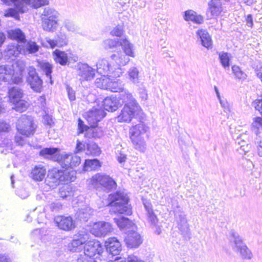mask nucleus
Returning <instances> with one entry per match:
<instances>
[{"mask_svg":"<svg viewBox=\"0 0 262 262\" xmlns=\"http://www.w3.org/2000/svg\"><path fill=\"white\" fill-rule=\"evenodd\" d=\"M129 200L127 194L123 191H117L110 194L108 200V205L112 207L111 211L115 213L131 215L132 210L130 205L128 204Z\"/></svg>","mask_w":262,"mask_h":262,"instance_id":"obj_1","label":"nucleus"},{"mask_svg":"<svg viewBox=\"0 0 262 262\" xmlns=\"http://www.w3.org/2000/svg\"><path fill=\"white\" fill-rule=\"evenodd\" d=\"M84 254H80L77 258V262H99L100 256L103 251L101 243L93 239L89 241L84 245Z\"/></svg>","mask_w":262,"mask_h":262,"instance_id":"obj_2","label":"nucleus"},{"mask_svg":"<svg viewBox=\"0 0 262 262\" xmlns=\"http://www.w3.org/2000/svg\"><path fill=\"white\" fill-rule=\"evenodd\" d=\"M76 178L74 171H68L54 168L49 171L45 182L50 187L54 188L61 182L68 183L73 182Z\"/></svg>","mask_w":262,"mask_h":262,"instance_id":"obj_3","label":"nucleus"},{"mask_svg":"<svg viewBox=\"0 0 262 262\" xmlns=\"http://www.w3.org/2000/svg\"><path fill=\"white\" fill-rule=\"evenodd\" d=\"M90 183L93 187L99 191L109 192L117 187L115 181L108 175L97 173L93 176Z\"/></svg>","mask_w":262,"mask_h":262,"instance_id":"obj_4","label":"nucleus"},{"mask_svg":"<svg viewBox=\"0 0 262 262\" xmlns=\"http://www.w3.org/2000/svg\"><path fill=\"white\" fill-rule=\"evenodd\" d=\"M231 241L233 243L232 249L237 253L243 259L250 260L253 254L246 244L244 242L242 237L239 234L233 230L230 232Z\"/></svg>","mask_w":262,"mask_h":262,"instance_id":"obj_5","label":"nucleus"},{"mask_svg":"<svg viewBox=\"0 0 262 262\" xmlns=\"http://www.w3.org/2000/svg\"><path fill=\"white\" fill-rule=\"evenodd\" d=\"M9 101L14 105L13 109L19 113H23L28 108L27 102L23 100V91L16 87H12L8 90Z\"/></svg>","mask_w":262,"mask_h":262,"instance_id":"obj_6","label":"nucleus"},{"mask_svg":"<svg viewBox=\"0 0 262 262\" xmlns=\"http://www.w3.org/2000/svg\"><path fill=\"white\" fill-rule=\"evenodd\" d=\"M16 126L18 133L26 137L33 136L37 127L31 116H21Z\"/></svg>","mask_w":262,"mask_h":262,"instance_id":"obj_7","label":"nucleus"},{"mask_svg":"<svg viewBox=\"0 0 262 262\" xmlns=\"http://www.w3.org/2000/svg\"><path fill=\"white\" fill-rule=\"evenodd\" d=\"M41 26L43 30L52 32L56 29L57 26L56 13L51 8H45L42 14Z\"/></svg>","mask_w":262,"mask_h":262,"instance_id":"obj_8","label":"nucleus"},{"mask_svg":"<svg viewBox=\"0 0 262 262\" xmlns=\"http://www.w3.org/2000/svg\"><path fill=\"white\" fill-rule=\"evenodd\" d=\"M173 213L174 220L177 224L178 227L180 231L181 234L185 238H190L189 226L186 218V215L182 209L177 210L173 207Z\"/></svg>","mask_w":262,"mask_h":262,"instance_id":"obj_9","label":"nucleus"},{"mask_svg":"<svg viewBox=\"0 0 262 262\" xmlns=\"http://www.w3.org/2000/svg\"><path fill=\"white\" fill-rule=\"evenodd\" d=\"M26 82L34 92L40 93L42 91L43 89V80L39 76L35 69H33L29 71Z\"/></svg>","mask_w":262,"mask_h":262,"instance_id":"obj_10","label":"nucleus"},{"mask_svg":"<svg viewBox=\"0 0 262 262\" xmlns=\"http://www.w3.org/2000/svg\"><path fill=\"white\" fill-rule=\"evenodd\" d=\"M57 162L67 169L76 167L80 163V157L75 154H59Z\"/></svg>","mask_w":262,"mask_h":262,"instance_id":"obj_11","label":"nucleus"},{"mask_svg":"<svg viewBox=\"0 0 262 262\" xmlns=\"http://www.w3.org/2000/svg\"><path fill=\"white\" fill-rule=\"evenodd\" d=\"M105 43L110 49L113 48L117 46H122L123 47V50L125 53V55L132 57L135 56L132 44L126 38H123L119 40L108 39L105 41Z\"/></svg>","mask_w":262,"mask_h":262,"instance_id":"obj_12","label":"nucleus"},{"mask_svg":"<svg viewBox=\"0 0 262 262\" xmlns=\"http://www.w3.org/2000/svg\"><path fill=\"white\" fill-rule=\"evenodd\" d=\"M113 231L112 225L108 222H98L95 223L90 230L91 233L95 236H104Z\"/></svg>","mask_w":262,"mask_h":262,"instance_id":"obj_13","label":"nucleus"},{"mask_svg":"<svg viewBox=\"0 0 262 262\" xmlns=\"http://www.w3.org/2000/svg\"><path fill=\"white\" fill-rule=\"evenodd\" d=\"M54 221L58 228L63 230H71L75 227L74 221L70 216L58 215L55 217Z\"/></svg>","mask_w":262,"mask_h":262,"instance_id":"obj_14","label":"nucleus"},{"mask_svg":"<svg viewBox=\"0 0 262 262\" xmlns=\"http://www.w3.org/2000/svg\"><path fill=\"white\" fill-rule=\"evenodd\" d=\"M207 13L211 18H216L222 15L223 12L222 4L220 0H210L208 3Z\"/></svg>","mask_w":262,"mask_h":262,"instance_id":"obj_15","label":"nucleus"},{"mask_svg":"<svg viewBox=\"0 0 262 262\" xmlns=\"http://www.w3.org/2000/svg\"><path fill=\"white\" fill-rule=\"evenodd\" d=\"M105 247L108 253L117 255L121 251V245L120 242L116 237L108 238L105 242Z\"/></svg>","mask_w":262,"mask_h":262,"instance_id":"obj_16","label":"nucleus"},{"mask_svg":"<svg viewBox=\"0 0 262 262\" xmlns=\"http://www.w3.org/2000/svg\"><path fill=\"white\" fill-rule=\"evenodd\" d=\"M125 242L127 247L136 248L142 243L143 240L139 233L133 231L128 233L125 238Z\"/></svg>","mask_w":262,"mask_h":262,"instance_id":"obj_17","label":"nucleus"},{"mask_svg":"<svg viewBox=\"0 0 262 262\" xmlns=\"http://www.w3.org/2000/svg\"><path fill=\"white\" fill-rule=\"evenodd\" d=\"M149 127L142 122L133 126L130 129V139L134 137H142V136L147 134L149 131Z\"/></svg>","mask_w":262,"mask_h":262,"instance_id":"obj_18","label":"nucleus"},{"mask_svg":"<svg viewBox=\"0 0 262 262\" xmlns=\"http://www.w3.org/2000/svg\"><path fill=\"white\" fill-rule=\"evenodd\" d=\"M59 155V149L55 147L43 148L39 151V155L46 159L57 161Z\"/></svg>","mask_w":262,"mask_h":262,"instance_id":"obj_19","label":"nucleus"},{"mask_svg":"<svg viewBox=\"0 0 262 262\" xmlns=\"http://www.w3.org/2000/svg\"><path fill=\"white\" fill-rule=\"evenodd\" d=\"M37 66L38 69L43 72L46 76L49 79L50 83L53 84V80L52 77L53 64L48 61L42 60L37 62Z\"/></svg>","mask_w":262,"mask_h":262,"instance_id":"obj_20","label":"nucleus"},{"mask_svg":"<svg viewBox=\"0 0 262 262\" xmlns=\"http://www.w3.org/2000/svg\"><path fill=\"white\" fill-rule=\"evenodd\" d=\"M22 53L26 54H32L37 52L39 50V46L37 43L31 40H27L25 38V41L22 42L20 44Z\"/></svg>","mask_w":262,"mask_h":262,"instance_id":"obj_21","label":"nucleus"},{"mask_svg":"<svg viewBox=\"0 0 262 262\" xmlns=\"http://www.w3.org/2000/svg\"><path fill=\"white\" fill-rule=\"evenodd\" d=\"M78 70V75L81 81L91 80L94 77V70L88 66L83 65L80 67Z\"/></svg>","mask_w":262,"mask_h":262,"instance_id":"obj_22","label":"nucleus"},{"mask_svg":"<svg viewBox=\"0 0 262 262\" xmlns=\"http://www.w3.org/2000/svg\"><path fill=\"white\" fill-rule=\"evenodd\" d=\"M199 36L202 45L208 49H211L213 47L212 40L208 32L203 29H199L197 32Z\"/></svg>","mask_w":262,"mask_h":262,"instance_id":"obj_23","label":"nucleus"},{"mask_svg":"<svg viewBox=\"0 0 262 262\" xmlns=\"http://www.w3.org/2000/svg\"><path fill=\"white\" fill-rule=\"evenodd\" d=\"M8 37L12 40L16 41L18 43L25 41V33L18 28L11 29L7 32Z\"/></svg>","mask_w":262,"mask_h":262,"instance_id":"obj_24","label":"nucleus"},{"mask_svg":"<svg viewBox=\"0 0 262 262\" xmlns=\"http://www.w3.org/2000/svg\"><path fill=\"white\" fill-rule=\"evenodd\" d=\"M24 6L25 3H22L21 5L15 6V8H8L5 10L4 16L5 17H14L15 19L18 20L20 19L19 13H23L25 12V10H24Z\"/></svg>","mask_w":262,"mask_h":262,"instance_id":"obj_25","label":"nucleus"},{"mask_svg":"<svg viewBox=\"0 0 262 262\" xmlns=\"http://www.w3.org/2000/svg\"><path fill=\"white\" fill-rule=\"evenodd\" d=\"M52 54L56 63L65 66L69 62L68 55L64 51L56 49L53 52Z\"/></svg>","mask_w":262,"mask_h":262,"instance_id":"obj_26","label":"nucleus"},{"mask_svg":"<svg viewBox=\"0 0 262 262\" xmlns=\"http://www.w3.org/2000/svg\"><path fill=\"white\" fill-rule=\"evenodd\" d=\"M46 174V169L40 166H36L32 170L31 177L35 181H41Z\"/></svg>","mask_w":262,"mask_h":262,"instance_id":"obj_27","label":"nucleus"},{"mask_svg":"<svg viewBox=\"0 0 262 262\" xmlns=\"http://www.w3.org/2000/svg\"><path fill=\"white\" fill-rule=\"evenodd\" d=\"M144 206L146 211L149 222L150 223L151 225L156 226L158 222V219L153 211L151 204L148 202H145L144 203Z\"/></svg>","mask_w":262,"mask_h":262,"instance_id":"obj_28","label":"nucleus"},{"mask_svg":"<svg viewBox=\"0 0 262 262\" xmlns=\"http://www.w3.org/2000/svg\"><path fill=\"white\" fill-rule=\"evenodd\" d=\"M105 110L113 112L118 108V104L117 100L112 97H106L104 99L103 104Z\"/></svg>","mask_w":262,"mask_h":262,"instance_id":"obj_29","label":"nucleus"},{"mask_svg":"<svg viewBox=\"0 0 262 262\" xmlns=\"http://www.w3.org/2000/svg\"><path fill=\"white\" fill-rule=\"evenodd\" d=\"M101 162L97 159L85 160L83 168L85 171L97 170L101 167Z\"/></svg>","mask_w":262,"mask_h":262,"instance_id":"obj_30","label":"nucleus"},{"mask_svg":"<svg viewBox=\"0 0 262 262\" xmlns=\"http://www.w3.org/2000/svg\"><path fill=\"white\" fill-rule=\"evenodd\" d=\"M14 69L8 66H0V80L6 81L8 79L14 75Z\"/></svg>","mask_w":262,"mask_h":262,"instance_id":"obj_31","label":"nucleus"},{"mask_svg":"<svg viewBox=\"0 0 262 262\" xmlns=\"http://www.w3.org/2000/svg\"><path fill=\"white\" fill-rule=\"evenodd\" d=\"M5 52L9 56L17 57L22 53L20 44L11 43L7 45Z\"/></svg>","mask_w":262,"mask_h":262,"instance_id":"obj_32","label":"nucleus"},{"mask_svg":"<svg viewBox=\"0 0 262 262\" xmlns=\"http://www.w3.org/2000/svg\"><path fill=\"white\" fill-rule=\"evenodd\" d=\"M101 149L97 144L93 141H89L86 143L87 155H91L94 156H98L101 154Z\"/></svg>","mask_w":262,"mask_h":262,"instance_id":"obj_33","label":"nucleus"},{"mask_svg":"<svg viewBox=\"0 0 262 262\" xmlns=\"http://www.w3.org/2000/svg\"><path fill=\"white\" fill-rule=\"evenodd\" d=\"M134 148L139 151L144 152L146 149V144L143 137H134L130 139Z\"/></svg>","mask_w":262,"mask_h":262,"instance_id":"obj_34","label":"nucleus"},{"mask_svg":"<svg viewBox=\"0 0 262 262\" xmlns=\"http://www.w3.org/2000/svg\"><path fill=\"white\" fill-rule=\"evenodd\" d=\"M114 220L118 227L121 229L129 228L133 224V223L130 220L125 217H121L118 219L114 218Z\"/></svg>","mask_w":262,"mask_h":262,"instance_id":"obj_35","label":"nucleus"},{"mask_svg":"<svg viewBox=\"0 0 262 262\" xmlns=\"http://www.w3.org/2000/svg\"><path fill=\"white\" fill-rule=\"evenodd\" d=\"M219 58L222 66L224 68H229L230 66V61L231 56L230 54L226 52L222 51L218 53Z\"/></svg>","mask_w":262,"mask_h":262,"instance_id":"obj_36","label":"nucleus"},{"mask_svg":"<svg viewBox=\"0 0 262 262\" xmlns=\"http://www.w3.org/2000/svg\"><path fill=\"white\" fill-rule=\"evenodd\" d=\"M25 5H29L33 8H38L39 7L48 5L49 4V0H23Z\"/></svg>","mask_w":262,"mask_h":262,"instance_id":"obj_37","label":"nucleus"},{"mask_svg":"<svg viewBox=\"0 0 262 262\" xmlns=\"http://www.w3.org/2000/svg\"><path fill=\"white\" fill-rule=\"evenodd\" d=\"M90 211L91 209L89 207L80 208L77 212V216L80 221L86 222L90 216Z\"/></svg>","mask_w":262,"mask_h":262,"instance_id":"obj_38","label":"nucleus"},{"mask_svg":"<svg viewBox=\"0 0 262 262\" xmlns=\"http://www.w3.org/2000/svg\"><path fill=\"white\" fill-rule=\"evenodd\" d=\"M59 194L63 199H66L69 196L74 195L72 188L68 185H64L61 187L59 190Z\"/></svg>","mask_w":262,"mask_h":262,"instance_id":"obj_39","label":"nucleus"},{"mask_svg":"<svg viewBox=\"0 0 262 262\" xmlns=\"http://www.w3.org/2000/svg\"><path fill=\"white\" fill-rule=\"evenodd\" d=\"M83 248V244L81 242H79L78 240L76 239L75 238L69 243L68 245V249L71 252H76L80 251Z\"/></svg>","mask_w":262,"mask_h":262,"instance_id":"obj_40","label":"nucleus"},{"mask_svg":"<svg viewBox=\"0 0 262 262\" xmlns=\"http://www.w3.org/2000/svg\"><path fill=\"white\" fill-rule=\"evenodd\" d=\"M139 106L133 104H126L122 110V115H135L138 114Z\"/></svg>","mask_w":262,"mask_h":262,"instance_id":"obj_41","label":"nucleus"},{"mask_svg":"<svg viewBox=\"0 0 262 262\" xmlns=\"http://www.w3.org/2000/svg\"><path fill=\"white\" fill-rule=\"evenodd\" d=\"M110 79L105 76L101 77L96 79L97 87L103 90L110 89Z\"/></svg>","mask_w":262,"mask_h":262,"instance_id":"obj_42","label":"nucleus"},{"mask_svg":"<svg viewBox=\"0 0 262 262\" xmlns=\"http://www.w3.org/2000/svg\"><path fill=\"white\" fill-rule=\"evenodd\" d=\"M90 234L85 230L79 231L76 235H74V238L81 242L82 244H85L88 242L89 239Z\"/></svg>","mask_w":262,"mask_h":262,"instance_id":"obj_43","label":"nucleus"},{"mask_svg":"<svg viewBox=\"0 0 262 262\" xmlns=\"http://www.w3.org/2000/svg\"><path fill=\"white\" fill-rule=\"evenodd\" d=\"M105 116H86V119L91 127L95 128L98 126L100 120Z\"/></svg>","mask_w":262,"mask_h":262,"instance_id":"obj_44","label":"nucleus"},{"mask_svg":"<svg viewBox=\"0 0 262 262\" xmlns=\"http://www.w3.org/2000/svg\"><path fill=\"white\" fill-rule=\"evenodd\" d=\"M232 71L234 76L239 79H245L246 78V74L241 69V68L236 65H233L231 67Z\"/></svg>","mask_w":262,"mask_h":262,"instance_id":"obj_45","label":"nucleus"},{"mask_svg":"<svg viewBox=\"0 0 262 262\" xmlns=\"http://www.w3.org/2000/svg\"><path fill=\"white\" fill-rule=\"evenodd\" d=\"M254 108L262 115V95L252 102Z\"/></svg>","mask_w":262,"mask_h":262,"instance_id":"obj_46","label":"nucleus"},{"mask_svg":"<svg viewBox=\"0 0 262 262\" xmlns=\"http://www.w3.org/2000/svg\"><path fill=\"white\" fill-rule=\"evenodd\" d=\"M48 43L50 45L51 48H54L55 46L62 47L67 44V42L63 39L61 41L59 40H49L48 41Z\"/></svg>","mask_w":262,"mask_h":262,"instance_id":"obj_47","label":"nucleus"},{"mask_svg":"<svg viewBox=\"0 0 262 262\" xmlns=\"http://www.w3.org/2000/svg\"><path fill=\"white\" fill-rule=\"evenodd\" d=\"M124 31L123 28L117 26L115 27L110 32L112 36L121 37L123 34Z\"/></svg>","mask_w":262,"mask_h":262,"instance_id":"obj_48","label":"nucleus"},{"mask_svg":"<svg viewBox=\"0 0 262 262\" xmlns=\"http://www.w3.org/2000/svg\"><path fill=\"white\" fill-rule=\"evenodd\" d=\"M196 13L192 10H187L184 12V18L186 21H191Z\"/></svg>","mask_w":262,"mask_h":262,"instance_id":"obj_49","label":"nucleus"},{"mask_svg":"<svg viewBox=\"0 0 262 262\" xmlns=\"http://www.w3.org/2000/svg\"><path fill=\"white\" fill-rule=\"evenodd\" d=\"M135 116H133L132 117L131 116H117L115 117V120L118 122H129Z\"/></svg>","mask_w":262,"mask_h":262,"instance_id":"obj_50","label":"nucleus"},{"mask_svg":"<svg viewBox=\"0 0 262 262\" xmlns=\"http://www.w3.org/2000/svg\"><path fill=\"white\" fill-rule=\"evenodd\" d=\"M89 129V126L85 125L83 121L80 118L78 119V134H82Z\"/></svg>","mask_w":262,"mask_h":262,"instance_id":"obj_51","label":"nucleus"},{"mask_svg":"<svg viewBox=\"0 0 262 262\" xmlns=\"http://www.w3.org/2000/svg\"><path fill=\"white\" fill-rule=\"evenodd\" d=\"M127 56L124 54L121 55L118 58V64L121 66H124L127 64L129 61V58Z\"/></svg>","mask_w":262,"mask_h":262,"instance_id":"obj_52","label":"nucleus"},{"mask_svg":"<svg viewBox=\"0 0 262 262\" xmlns=\"http://www.w3.org/2000/svg\"><path fill=\"white\" fill-rule=\"evenodd\" d=\"M49 208L51 211L57 212L62 209V205L60 202H54L49 205Z\"/></svg>","mask_w":262,"mask_h":262,"instance_id":"obj_53","label":"nucleus"},{"mask_svg":"<svg viewBox=\"0 0 262 262\" xmlns=\"http://www.w3.org/2000/svg\"><path fill=\"white\" fill-rule=\"evenodd\" d=\"M85 149H86V144H85V143H83V142L77 140L75 149L76 152H80L83 150H85Z\"/></svg>","mask_w":262,"mask_h":262,"instance_id":"obj_54","label":"nucleus"},{"mask_svg":"<svg viewBox=\"0 0 262 262\" xmlns=\"http://www.w3.org/2000/svg\"><path fill=\"white\" fill-rule=\"evenodd\" d=\"M245 21L248 28L252 29L253 27V19L251 14H249L245 16Z\"/></svg>","mask_w":262,"mask_h":262,"instance_id":"obj_55","label":"nucleus"},{"mask_svg":"<svg viewBox=\"0 0 262 262\" xmlns=\"http://www.w3.org/2000/svg\"><path fill=\"white\" fill-rule=\"evenodd\" d=\"M43 121L45 125H48L49 127H51L54 124V122L52 118V116H43Z\"/></svg>","mask_w":262,"mask_h":262,"instance_id":"obj_56","label":"nucleus"},{"mask_svg":"<svg viewBox=\"0 0 262 262\" xmlns=\"http://www.w3.org/2000/svg\"><path fill=\"white\" fill-rule=\"evenodd\" d=\"M15 142L18 145L22 146L26 143V140L21 135H16L15 137Z\"/></svg>","mask_w":262,"mask_h":262,"instance_id":"obj_57","label":"nucleus"},{"mask_svg":"<svg viewBox=\"0 0 262 262\" xmlns=\"http://www.w3.org/2000/svg\"><path fill=\"white\" fill-rule=\"evenodd\" d=\"M4 4L7 5H10L11 4H14V6H18V5H21L23 3V0H1Z\"/></svg>","mask_w":262,"mask_h":262,"instance_id":"obj_58","label":"nucleus"},{"mask_svg":"<svg viewBox=\"0 0 262 262\" xmlns=\"http://www.w3.org/2000/svg\"><path fill=\"white\" fill-rule=\"evenodd\" d=\"M191 21L197 24H201L204 21V17L202 15L196 13Z\"/></svg>","mask_w":262,"mask_h":262,"instance_id":"obj_59","label":"nucleus"},{"mask_svg":"<svg viewBox=\"0 0 262 262\" xmlns=\"http://www.w3.org/2000/svg\"><path fill=\"white\" fill-rule=\"evenodd\" d=\"M10 125L5 121H0V133L8 132Z\"/></svg>","mask_w":262,"mask_h":262,"instance_id":"obj_60","label":"nucleus"},{"mask_svg":"<svg viewBox=\"0 0 262 262\" xmlns=\"http://www.w3.org/2000/svg\"><path fill=\"white\" fill-rule=\"evenodd\" d=\"M127 262H144V261L138 258L135 255H129L127 257Z\"/></svg>","mask_w":262,"mask_h":262,"instance_id":"obj_61","label":"nucleus"},{"mask_svg":"<svg viewBox=\"0 0 262 262\" xmlns=\"http://www.w3.org/2000/svg\"><path fill=\"white\" fill-rule=\"evenodd\" d=\"M253 126H255L257 129L258 128L257 125L262 127V117H257L255 118V122L253 123Z\"/></svg>","mask_w":262,"mask_h":262,"instance_id":"obj_62","label":"nucleus"},{"mask_svg":"<svg viewBox=\"0 0 262 262\" xmlns=\"http://www.w3.org/2000/svg\"><path fill=\"white\" fill-rule=\"evenodd\" d=\"M129 76L133 79H135L138 77V71L136 69H133L129 71Z\"/></svg>","mask_w":262,"mask_h":262,"instance_id":"obj_63","label":"nucleus"},{"mask_svg":"<svg viewBox=\"0 0 262 262\" xmlns=\"http://www.w3.org/2000/svg\"><path fill=\"white\" fill-rule=\"evenodd\" d=\"M38 103L42 106L45 107L46 104V99L44 95L39 96L38 98Z\"/></svg>","mask_w":262,"mask_h":262,"instance_id":"obj_64","label":"nucleus"}]
</instances>
